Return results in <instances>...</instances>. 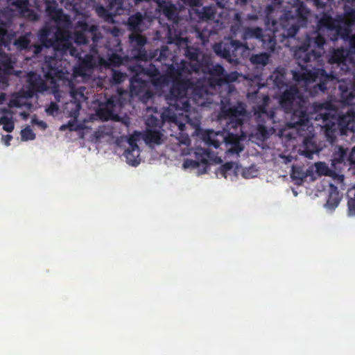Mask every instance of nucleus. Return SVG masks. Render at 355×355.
<instances>
[{
	"mask_svg": "<svg viewBox=\"0 0 355 355\" xmlns=\"http://www.w3.org/2000/svg\"><path fill=\"white\" fill-rule=\"evenodd\" d=\"M46 11L51 19V27L46 26L38 33V38L43 46L53 47L54 57L46 56L42 67L43 76H37L35 73L29 74V89L20 91L13 94L11 96L10 107H17L23 110L20 116L26 119L29 116L28 111L33 107L31 98L34 92H49L54 94L55 98L60 102L61 94L57 89L55 78L59 79H69L65 76L63 65L67 62L68 55L78 59V64L73 67V76L74 78H82L85 79L92 73V69L96 64L101 67H116L123 62L121 55L119 52L122 51L120 43L117 40L114 53L108 55V58L96 57L97 51L94 46L90 48V53L82 55V53L73 46V42L77 45H84L88 42L89 37H92L94 44L98 39L97 35V26L89 25L85 19H79L76 22L73 28L69 16L64 15L61 9L58 8L55 0H45ZM42 50L40 51V52Z\"/></svg>",
	"mask_w": 355,
	"mask_h": 355,
	"instance_id": "f257e3e1",
	"label": "nucleus"
},
{
	"mask_svg": "<svg viewBox=\"0 0 355 355\" xmlns=\"http://www.w3.org/2000/svg\"><path fill=\"white\" fill-rule=\"evenodd\" d=\"M322 53L320 50L309 48L306 44L297 46L294 51V55L298 67L291 71L295 85H288L285 82V69L282 67H278L270 76L267 85H272L273 89L279 90L281 94L279 103L287 114H291L292 126L298 125L302 128L309 125L310 119H314L318 122L317 125L324 131L327 139L333 144L339 128L341 131L344 128L355 131V112L348 109L346 114L336 117V111L331 104L327 103L316 104L315 113L309 116L304 109L306 100L309 96H314L318 92H324L327 89L326 84L336 80L345 103L355 105V79L354 69L347 71H352L351 75L353 79L349 80V83L347 79L340 78L336 71L327 73L322 69H316L308 64L309 62H319ZM333 65L335 70L338 69L336 64Z\"/></svg>",
	"mask_w": 355,
	"mask_h": 355,
	"instance_id": "f03ea898",
	"label": "nucleus"
},
{
	"mask_svg": "<svg viewBox=\"0 0 355 355\" xmlns=\"http://www.w3.org/2000/svg\"><path fill=\"white\" fill-rule=\"evenodd\" d=\"M171 55L168 46H162L161 49L156 50L151 58H156V60L164 62L166 66V75L161 76L159 70L153 67V69H145L140 65L130 67V71L135 73L130 80V95L132 97H138L144 103L148 101L152 97L150 91V83L156 87H162L169 82L173 83L170 94L166 97L168 107L158 114L161 117L164 125L168 123L170 126L176 127L181 132L184 130V123L179 121L176 110L182 105L184 108L188 107V98L182 96L185 90V80L187 78L189 69V60H181L177 62L176 55H171V64L166 63L168 57Z\"/></svg>",
	"mask_w": 355,
	"mask_h": 355,
	"instance_id": "7ed1b4c3",
	"label": "nucleus"
},
{
	"mask_svg": "<svg viewBox=\"0 0 355 355\" xmlns=\"http://www.w3.org/2000/svg\"><path fill=\"white\" fill-rule=\"evenodd\" d=\"M168 43L174 44L178 49V53H182L189 60V69L185 80V90L182 96L188 98V107L182 105L176 110L179 121H182L198 130L200 125V115L192 102L198 106L207 107L211 103V92L214 85H220L225 76V69L220 64H212L211 58L208 55L201 54L193 47L188 46L187 40L178 34L172 37L171 29L169 28ZM173 51L175 53L176 49Z\"/></svg>",
	"mask_w": 355,
	"mask_h": 355,
	"instance_id": "20e7f679",
	"label": "nucleus"
},
{
	"mask_svg": "<svg viewBox=\"0 0 355 355\" xmlns=\"http://www.w3.org/2000/svg\"><path fill=\"white\" fill-rule=\"evenodd\" d=\"M33 35L26 33L11 42L10 35L6 31L4 23L0 21V87L6 86V74L10 72L15 62V58L8 53L11 49L10 45L18 51H26L36 55L40 53L41 46L35 44L32 40Z\"/></svg>",
	"mask_w": 355,
	"mask_h": 355,
	"instance_id": "39448f33",
	"label": "nucleus"
},
{
	"mask_svg": "<svg viewBox=\"0 0 355 355\" xmlns=\"http://www.w3.org/2000/svg\"><path fill=\"white\" fill-rule=\"evenodd\" d=\"M247 97L250 102L254 103L252 108L258 123V132L264 139L273 131L274 128L269 127V125L277 122L275 112H268L266 109L269 98L266 94L259 95L256 92H249Z\"/></svg>",
	"mask_w": 355,
	"mask_h": 355,
	"instance_id": "423d86ee",
	"label": "nucleus"
},
{
	"mask_svg": "<svg viewBox=\"0 0 355 355\" xmlns=\"http://www.w3.org/2000/svg\"><path fill=\"white\" fill-rule=\"evenodd\" d=\"M201 138L204 143L209 147H214L217 149L221 147L229 155L239 154L243 150V146L240 142L239 138L234 133H230L227 131L215 132L212 130H205L201 132Z\"/></svg>",
	"mask_w": 355,
	"mask_h": 355,
	"instance_id": "0eeeda50",
	"label": "nucleus"
},
{
	"mask_svg": "<svg viewBox=\"0 0 355 355\" xmlns=\"http://www.w3.org/2000/svg\"><path fill=\"white\" fill-rule=\"evenodd\" d=\"M121 105L118 102L116 96H111L107 98L105 101L101 102L98 107L96 111L95 115L89 116V121H94L96 117L102 121L111 120L114 122L121 121L123 125L128 127L130 121L128 118H121L118 114V110L121 108Z\"/></svg>",
	"mask_w": 355,
	"mask_h": 355,
	"instance_id": "6e6552de",
	"label": "nucleus"
},
{
	"mask_svg": "<svg viewBox=\"0 0 355 355\" xmlns=\"http://www.w3.org/2000/svg\"><path fill=\"white\" fill-rule=\"evenodd\" d=\"M248 50V48L241 42L232 39L216 44L214 51L216 55L226 59L230 63H237L240 57Z\"/></svg>",
	"mask_w": 355,
	"mask_h": 355,
	"instance_id": "1a4fd4ad",
	"label": "nucleus"
},
{
	"mask_svg": "<svg viewBox=\"0 0 355 355\" xmlns=\"http://www.w3.org/2000/svg\"><path fill=\"white\" fill-rule=\"evenodd\" d=\"M81 89L82 88H80L79 90H75L73 88H70V97L71 99L69 102L65 103L64 112L67 114L73 120L69 121L67 124L61 125L60 128L61 131H64L67 129L73 131L77 129V125L75 120L77 119L80 109V102L82 100L86 99L83 92Z\"/></svg>",
	"mask_w": 355,
	"mask_h": 355,
	"instance_id": "9d476101",
	"label": "nucleus"
},
{
	"mask_svg": "<svg viewBox=\"0 0 355 355\" xmlns=\"http://www.w3.org/2000/svg\"><path fill=\"white\" fill-rule=\"evenodd\" d=\"M247 116V112L243 103H238L236 105L227 107L223 105L221 108L220 121L225 120L226 128L228 130L241 126L244 119Z\"/></svg>",
	"mask_w": 355,
	"mask_h": 355,
	"instance_id": "9b49d317",
	"label": "nucleus"
},
{
	"mask_svg": "<svg viewBox=\"0 0 355 355\" xmlns=\"http://www.w3.org/2000/svg\"><path fill=\"white\" fill-rule=\"evenodd\" d=\"M195 155V159H185L182 167L185 170H197L198 174L205 173L208 162L216 158L214 152L203 148H198Z\"/></svg>",
	"mask_w": 355,
	"mask_h": 355,
	"instance_id": "f8f14e48",
	"label": "nucleus"
},
{
	"mask_svg": "<svg viewBox=\"0 0 355 355\" xmlns=\"http://www.w3.org/2000/svg\"><path fill=\"white\" fill-rule=\"evenodd\" d=\"M144 139L142 133L135 132L127 138V145L125 146L123 155L127 164L132 166H137L141 162V150L139 144Z\"/></svg>",
	"mask_w": 355,
	"mask_h": 355,
	"instance_id": "ddd939ff",
	"label": "nucleus"
},
{
	"mask_svg": "<svg viewBox=\"0 0 355 355\" xmlns=\"http://www.w3.org/2000/svg\"><path fill=\"white\" fill-rule=\"evenodd\" d=\"M147 130L145 134H142L144 141L150 146L159 145L163 141V135L157 129L161 124L160 119L151 114L147 116L146 119Z\"/></svg>",
	"mask_w": 355,
	"mask_h": 355,
	"instance_id": "4468645a",
	"label": "nucleus"
},
{
	"mask_svg": "<svg viewBox=\"0 0 355 355\" xmlns=\"http://www.w3.org/2000/svg\"><path fill=\"white\" fill-rule=\"evenodd\" d=\"M344 179L343 175L334 174L333 182L329 184V196L324 207L330 211H334L338 206L342 199L343 195L340 193L338 189H344Z\"/></svg>",
	"mask_w": 355,
	"mask_h": 355,
	"instance_id": "2eb2a0df",
	"label": "nucleus"
},
{
	"mask_svg": "<svg viewBox=\"0 0 355 355\" xmlns=\"http://www.w3.org/2000/svg\"><path fill=\"white\" fill-rule=\"evenodd\" d=\"M125 0H108V9L100 4H95L94 8L96 14L104 21L114 23V15H121L124 12Z\"/></svg>",
	"mask_w": 355,
	"mask_h": 355,
	"instance_id": "dca6fc26",
	"label": "nucleus"
},
{
	"mask_svg": "<svg viewBox=\"0 0 355 355\" xmlns=\"http://www.w3.org/2000/svg\"><path fill=\"white\" fill-rule=\"evenodd\" d=\"M129 42L133 57L146 60L148 55L144 47L147 42L146 37L139 33H132L129 35Z\"/></svg>",
	"mask_w": 355,
	"mask_h": 355,
	"instance_id": "f3484780",
	"label": "nucleus"
},
{
	"mask_svg": "<svg viewBox=\"0 0 355 355\" xmlns=\"http://www.w3.org/2000/svg\"><path fill=\"white\" fill-rule=\"evenodd\" d=\"M7 1L10 5L12 11L33 21L37 19V15L29 9V3L27 0H7Z\"/></svg>",
	"mask_w": 355,
	"mask_h": 355,
	"instance_id": "a211bd4d",
	"label": "nucleus"
},
{
	"mask_svg": "<svg viewBox=\"0 0 355 355\" xmlns=\"http://www.w3.org/2000/svg\"><path fill=\"white\" fill-rule=\"evenodd\" d=\"M241 166L237 164L228 162L225 165L220 166L216 171V175L218 178L223 177L226 180L233 181L234 178L241 175Z\"/></svg>",
	"mask_w": 355,
	"mask_h": 355,
	"instance_id": "6ab92c4d",
	"label": "nucleus"
},
{
	"mask_svg": "<svg viewBox=\"0 0 355 355\" xmlns=\"http://www.w3.org/2000/svg\"><path fill=\"white\" fill-rule=\"evenodd\" d=\"M146 17L140 12L130 16L128 18V25L129 29L134 31V33L141 32L146 28L145 26V20Z\"/></svg>",
	"mask_w": 355,
	"mask_h": 355,
	"instance_id": "aec40b11",
	"label": "nucleus"
},
{
	"mask_svg": "<svg viewBox=\"0 0 355 355\" xmlns=\"http://www.w3.org/2000/svg\"><path fill=\"white\" fill-rule=\"evenodd\" d=\"M300 153L308 159H313L315 154L318 153V148L311 137H306L303 140V148L300 149Z\"/></svg>",
	"mask_w": 355,
	"mask_h": 355,
	"instance_id": "412c9836",
	"label": "nucleus"
},
{
	"mask_svg": "<svg viewBox=\"0 0 355 355\" xmlns=\"http://www.w3.org/2000/svg\"><path fill=\"white\" fill-rule=\"evenodd\" d=\"M0 125L5 131L11 132L15 128L12 112L7 109H0Z\"/></svg>",
	"mask_w": 355,
	"mask_h": 355,
	"instance_id": "4be33fe9",
	"label": "nucleus"
},
{
	"mask_svg": "<svg viewBox=\"0 0 355 355\" xmlns=\"http://www.w3.org/2000/svg\"><path fill=\"white\" fill-rule=\"evenodd\" d=\"M231 15L232 19L230 21V31L231 33L236 35L239 33H243L245 28L243 27L244 21L241 17V14L237 12H231L228 16Z\"/></svg>",
	"mask_w": 355,
	"mask_h": 355,
	"instance_id": "5701e85b",
	"label": "nucleus"
},
{
	"mask_svg": "<svg viewBox=\"0 0 355 355\" xmlns=\"http://www.w3.org/2000/svg\"><path fill=\"white\" fill-rule=\"evenodd\" d=\"M347 196V215L349 217H355V186L348 189Z\"/></svg>",
	"mask_w": 355,
	"mask_h": 355,
	"instance_id": "b1692460",
	"label": "nucleus"
},
{
	"mask_svg": "<svg viewBox=\"0 0 355 355\" xmlns=\"http://www.w3.org/2000/svg\"><path fill=\"white\" fill-rule=\"evenodd\" d=\"M269 55L266 53L252 55L250 61L257 67H263L268 63Z\"/></svg>",
	"mask_w": 355,
	"mask_h": 355,
	"instance_id": "393cba45",
	"label": "nucleus"
},
{
	"mask_svg": "<svg viewBox=\"0 0 355 355\" xmlns=\"http://www.w3.org/2000/svg\"><path fill=\"white\" fill-rule=\"evenodd\" d=\"M115 132L114 128L110 125H103L94 132L96 139H103L105 136L111 135Z\"/></svg>",
	"mask_w": 355,
	"mask_h": 355,
	"instance_id": "a878e982",
	"label": "nucleus"
},
{
	"mask_svg": "<svg viewBox=\"0 0 355 355\" xmlns=\"http://www.w3.org/2000/svg\"><path fill=\"white\" fill-rule=\"evenodd\" d=\"M241 175L244 178H253L258 175L259 170L256 166H251L248 168L241 167Z\"/></svg>",
	"mask_w": 355,
	"mask_h": 355,
	"instance_id": "bb28decb",
	"label": "nucleus"
},
{
	"mask_svg": "<svg viewBox=\"0 0 355 355\" xmlns=\"http://www.w3.org/2000/svg\"><path fill=\"white\" fill-rule=\"evenodd\" d=\"M307 177L306 173L300 167L293 166L292 168L291 178L297 180L298 184Z\"/></svg>",
	"mask_w": 355,
	"mask_h": 355,
	"instance_id": "cd10ccee",
	"label": "nucleus"
},
{
	"mask_svg": "<svg viewBox=\"0 0 355 355\" xmlns=\"http://www.w3.org/2000/svg\"><path fill=\"white\" fill-rule=\"evenodd\" d=\"M21 139L23 141H33L35 139V134L30 127H26L21 131Z\"/></svg>",
	"mask_w": 355,
	"mask_h": 355,
	"instance_id": "c85d7f7f",
	"label": "nucleus"
},
{
	"mask_svg": "<svg viewBox=\"0 0 355 355\" xmlns=\"http://www.w3.org/2000/svg\"><path fill=\"white\" fill-rule=\"evenodd\" d=\"M345 156L346 151L343 148L340 146H337L335 148L334 153V159L335 161L338 162H341L344 160Z\"/></svg>",
	"mask_w": 355,
	"mask_h": 355,
	"instance_id": "c756f323",
	"label": "nucleus"
},
{
	"mask_svg": "<svg viewBox=\"0 0 355 355\" xmlns=\"http://www.w3.org/2000/svg\"><path fill=\"white\" fill-rule=\"evenodd\" d=\"M112 78L114 83L119 84L127 78V76L125 73L116 70H112Z\"/></svg>",
	"mask_w": 355,
	"mask_h": 355,
	"instance_id": "7c9ffc66",
	"label": "nucleus"
},
{
	"mask_svg": "<svg viewBox=\"0 0 355 355\" xmlns=\"http://www.w3.org/2000/svg\"><path fill=\"white\" fill-rule=\"evenodd\" d=\"M315 169L320 175H331V171L326 164L322 162H318L315 164Z\"/></svg>",
	"mask_w": 355,
	"mask_h": 355,
	"instance_id": "2f4dec72",
	"label": "nucleus"
},
{
	"mask_svg": "<svg viewBox=\"0 0 355 355\" xmlns=\"http://www.w3.org/2000/svg\"><path fill=\"white\" fill-rule=\"evenodd\" d=\"M239 73L236 71L232 72L229 74L225 73L224 78L223 80V83H230V82H234L236 81L239 78Z\"/></svg>",
	"mask_w": 355,
	"mask_h": 355,
	"instance_id": "473e14b6",
	"label": "nucleus"
},
{
	"mask_svg": "<svg viewBox=\"0 0 355 355\" xmlns=\"http://www.w3.org/2000/svg\"><path fill=\"white\" fill-rule=\"evenodd\" d=\"M45 110L48 114L55 116L59 112V107L55 103H51Z\"/></svg>",
	"mask_w": 355,
	"mask_h": 355,
	"instance_id": "72a5a7b5",
	"label": "nucleus"
},
{
	"mask_svg": "<svg viewBox=\"0 0 355 355\" xmlns=\"http://www.w3.org/2000/svg\"><path fill=\"white\" fill-rule=\"evenodd\" d=\"M178 141V144L184 145L185 146H189L190 145V139L187 135L180 133L178 137H176Z\"/></svg>",
	"mask_w": 355,
	"mask_h": 355,
	"instance_id": "f704fd0d",
	"label": "nucleus"
},
{
	"mask_svg": "<svg viewBox=\"0 0 355 355\" xmlns=\"http://www.w3.org/2000/svg\"><path fill=\"white\" fill-rule=\"evenodd\" d=\"M33 124H35L40 127L41 129L44 130L47 127L46 123L43 121L38 120L35 116H33L31 119Z\"/></svg>",
	"mask_w": 355,
	"mask_h": 355,
	"instance_id": "c9c22d12",
	"label": "nucleus"
},
{
	"mask_svg": "<svg viewBox=\"0 0 355 355\" xmlns=\"http://www.w3.org/2000/svg\"><path fill=\"white\" fill-rule=\"evenodd\" d=\"M309 2L312 3L317 8H323L329 0H308Z\"/></svg>",
	"mask_w": 355,
	"mask_h": 355,
	"instance_id": "e433bc0d",
	"label": "nucleus"
},
{
	"mask_svg": "<svg viewBox=\"0 0 355 355\" xmlns=\"http://www.w3.org/2000/svg\"><path fill=\"white\" fill-rule=\"evenodd\" d=\"M348 161L349 162L350 168L355 169V146L352 150V154L350 155Z\"/></svg>",
	"mask_w": 355,
	"mask_h": 355,
	"instance_id": "4c0bfd02",
	"label": "nucleus"
},
{
	"mask_svg": "<svg viewBox=\"0 0 355 355\" xmlns=\"http://www.w3.org/2000/svg\"><path fill=\"white\" fill-rule=\"evenodd\" d=\"M12 139V137L10 135H3L1 137V141L6 146L10 145V141Z\"/></svg>",
	"mask_w": 355,
	"mask_h": 355,
	"instance_id": "58836bf2",
	"label": "nucleus"
},
{
	"mask_svg": "<svg viewBox=\"0 0 355 355\" xmlns=\"http://www.w3.org/2000/svg\"><path fill=\"white\" fill-rule=\"evenodd\" d=\"M5 98H6V95L5 94H1L0 95V104L3 103V102L5 100Z\"/></svg>",
	"mask_w": 355,
	"mask_h": 355,
	"instance_id": "ea45409f",
	"label": "nucleus"
},
{
	"mask_svg": "<svg viewBox=\"0 0 355 355\" xmlns=\"http://www.w3.org/2000/svg\"><path fill=\"white\" fill-rule=\"evenodd\" d=\"M341 1H345L347 3H351L352 5L355 2V0H340Z\"/></svg>",
	"mask_w": 355,
	"mask_h": 355,
	"instance_id": "a19ab883",
	"label": "nucleus"
},
{
	"mask_svg": "<svg viewBox=\"0 0 355 355\" xmlns=\"http://www.w3.org/2000/svg\"><path fill=\"white\" fill-rule=\"evenodd\" d=\"M259 89H260V87H258V89H252L251 91H249V92H248V94L249 92H257V94H258L259 95H261L262 94H261V93H259Z\"/></svg>",
	"mask_w": 355,
	"mask_h": 355,
	"instance_id": "79ce46f5",
	"label": "nucleus"
},
{
	"mask_svg": "<svg viewBox=\"0 0 355 355\" xmlns=\"http://www.w3.org/2000/svg\"><path fill=\"white\" fill-rule=\"evenodd\" d=\"M248 19H256V17L254 15H249Z\"/></svg>",
	"mask_w": 355,
	"mask_h": 355,
	"instance_id": "37998d69",
	"label": "nucleus"
},
{
	"mask_svg": "<svg viewBox=\"0 0 355 355\" xmlns=\"http://www.w3.org/2000/svg\"><path fill=\"white\" fill-rule=\"evenodd\" d=\"M151 110H153V109H152V108H150V107H148V108H147V112H148H148H150L151 111Z\"/></svg>",
	"mask_w": 355,
	"mask_h": 355,
	"instance_id": "c03bdc74",
	"label": "nucleus"
},
{
	"mask_svg": "<svg viewBox=\"0 0 355 355\" xmlns=\"http://www.w3.org/2000/svg\"><path fill=\"white\" fill-rule=\"evenodd\" d=\"M239 138H240V141L242 139V137H243V135H241V137H239L237 135H236Z\"/></svg>",
	"mask_w": 355,
	"mask_h": 355,
	"instance_id": "a18cd8bd",
	"label": "nucleus"
},
{
	"mask_svg": "<svg viewBox=\"0 0 355 355\" xmlns=\"http://www.w3.org/2000/svg\"><path fill=\"white\" fill-rule=\"evenodd\" d=\"M293 194L295 196H297V192H295V191H293Z\"/></svg>",
	"mask_w": 355,
	"mask_h": 355,
	"instance_id": "49530a36",
	"label": "nucleus"
}]
</instances>
